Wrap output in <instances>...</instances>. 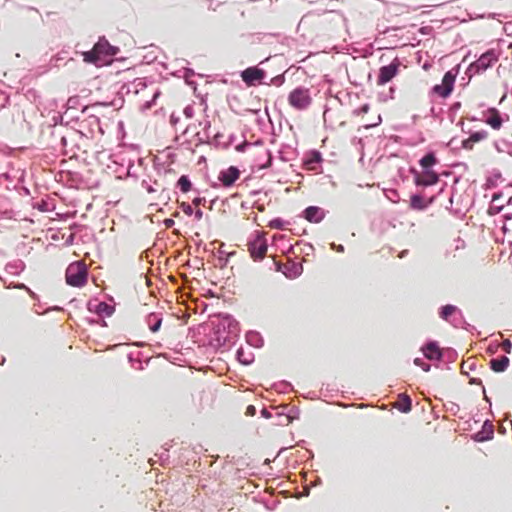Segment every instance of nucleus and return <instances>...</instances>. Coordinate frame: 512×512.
Here are the masks:
<instances>
[{"instance_id": "nucleus-17", "label": "nucleus", "mask_w": 512, "mask_h": 512, "mask_svg": "<svg viewBox=\"0 0 512 512\" xmlns=\"http://www.w3.org/2000/svg\"><path fill=\"white\" fill-rule=\"evenodd\" d=\"M431 202L432 200L426 202L423 197L419 195H413L410 198V208L413 210H424Z\"/></svg>"}, {"instance_id": "nucleus-30", "label": "nucleus", "mask_w": 512, "mask_h": 512, "mask_svg": "<svg viewBox=\"0 0 512 512\" xmlns=\"http://www.w3.org/2000/svg\"><path fill=\"white\" fill-rule=\"evenodd\" d=\"M202 215H203V212L202 210L198 209L196 212H195V217L200 220L202 218Z\"/></svg>"}, {"instance_id": "nucleus-26", "label": "nucleus", "mask_w": 512, "mask_h": 512, "mask_svg": "<svg viewBox=\"0 0 512 512\" xmlns=\"http://www.w3.org/2000/svg\"><path fill=\"white\" fill-rule=\"evenodd\" d=\"M181 208H182L183 212H184L186 215H188V216L192 215V213H193V209H192L191 205H189L188 203L183 202V203L181 204Z\"/></svg>"}, {"instance_id": "nucleus-8", "label": "nucleus", "mask_w": 512, "mask_h": 512, "mask_svg": "<svg viewBox=\"0 0 512 512\" xmlns=\"http://www.w3.org/2000/svg\"><path fill=\"white\" fill-rule=\"evenodd\" d=\"M414 182L417 186H432L438 183L439 175L433 170H424L414 173Z\"/></svg>"}, {"instance_id": "nucleus-20", "label": "nucleus", "mask_w": 512, "mask_h": 512, "mask_svg": "<svg viewBox=\"0 0 512 512\" xmlns=\"http://www.w3.org/2000/svg\"><path fill=\"white\" fill-rule=\"evenodd\" d=\"M424 170H431L430 168L437 163V158L434 153H428L419 161Z\"/></svg>"}, {"instance_id": "nucleus-9", "label": "nucleus", "mask_w": 512, "mask_h": 512, "mask_svg": "<svg viewBox=\"0 0 512 512\" xmlns=\"http://www.w3.org/2000/svg\"><path fill=\"white\" fill-rule=\"evenodd\" d=\"M240 174L237 167L230 166L219 173L218 180L224 187H231L240 178Z\"/></svg>"}, {"instance_id": "nucleus-13", "label": "nucleus", "mask_w": 512, "mask_h": 512, "mask_svg": "<svg viewBox=\"0 0 512 512\" xmlns=\"http://www.w3.org/2000/svg\"><path fill=\"white\" fill-rule=\"evenodd\" d=\"M488 116L485 119V123L491 126L495 130H499L502 127V118L497 109L491 108L488 110Z\"/></svg>"}, {"instance_id": "nucleus-19", "label": "nucleus", "mask_w": 512, "mask_h": 512, "mask_svg": "<svg viewBox=\"0 0 512 512\" xmlns=\"http://www.w3.org/2000/svg\"><path fill=\"white\" fill-rule=\"evenodd\" d=\"M322 161L321 155L319 152H312L310 157L304 162V165L307 170H316L317 165Z\"/></svg>"}, {"instance_id": "nucleus-16", "label": "nucleus", "mask_w": 512, "mask_h": 512, "mask_svg": "<svg viewBox=\"0 0 512 512\" xmlns=\"http://www.w3.org/2000/svg\"><path fill=\"white\" fill-rule=\"evenodd\" d=\"M510 360L506 356L492 359L490 361V367L495 372H504L509 366Z\"/></svg>"}, {"instance_id": "nucleus-4", "label": "nucleus", "mask_w": 512, "mask_h": 512, "mask_svg": "<svg viewBox=\"0 0 512 512\" xmlns=\"http://www.w3.org/2000/svg\"><path fill=\"white\" fill-rule=\"evenodd\" d=\"M288 102L297 110L307 109L312 102L309 89L304 87L295 88L290 92Z\"/></svg>"}, {"instance_id": "nucleus-5", "label": "nucleus", "mask_w": 512, "mask_h": 512, "mask_svg": "<svg viewBox=\"0 0 512 512\" xmlns=\"http://www.w3.org/2000/svg\"><path fill=\"white\" fill-rule=\"evenodd\" d=\"M455 80L456 75L453 74L452 71L446 72L443 76L442 83L435 85L432 88L431 93L441 98L449 97L453 92Z\"/></svg>"}, {"instance_id": "nucleus-27", "label": "nucleus", "mask_w": 512, "mask_h": 512, "mask_svg": "<svg viewBox=\"0 0 512 512\" xmlns=\"http://www.w3.org/2000/svg\"><path fill=\"white\" fill-rule=\"evenodd\" d=\"M269 226L271 228L279 229L282 226V221L280 219H275V220L270 222Z\"/></svg>"}, {"instance_id": "nucleus-14", "label": "nucleus", "mask_w": 512, "mask_h": 512, "mask_svg": "<svg viewBox=\"0 0 512 512\" xmlns=\"http://www.w3.org/2000/svg\"><path fill=\"white\" fill-rule=\"evenodd\" d=\"M423 353L426 358L430 360H438L442 357V352L439 348V346L435 342L428 343L423 348Z\"/></svg>"}, {"instance_id": "nucleus-7", "label": "nucleus", "mask_w": 512, "mask_h": 512, "mask_svg": "<svg viewBox=\"0 0 512 512\" xmlns=\"http://www.w3.org/2000/svg\"><path fill=\"white\" fill-rule=\"evenodd\" d=\"M496 61L497 57L495 53L493 51H487L470 65V70L475 73L483 72Z\"/></svg>"}, {"instance_id": "nucleus-21", "label": "nucleus", "mask_w": 512, "mask_h": 512, "mask_svg": "<svg viewBox=\"0 0 512 512\" xmlns=\"http://www.w3.org/2000/svg\"><path fill=\"white\" fill-rule=\"evenodd\" d=\"M397 408L404 413H408L411 411L412 404L411 399L407 395H400L399 400L397 402Z\"/></svg>"}, {"instance_id": "nucleus-15", "label": "nucleus", "mask_w": 512, "mask_h": 512, "mask_svg": "<svg viewBox=\"0 0 512 512\" xmlns=\"http://www.w3.org/2000/svg\"><path fill=\"white\" fill-rule=\"evenodd\" d=\"M302 265L300 263L289 261L284 265L283 273L288 278H296L302 273Z\"/></svg>"}, {"instance_id": "nucleus-22", "label": "nucleus", "mask_w": 512, "mask_h": 512, "mask_svg": "<svg viewBox=\"0 0 512 512\" xmlns=\"http://www.w3.org/2000/svg\"><path fill=\"white\" fill-rule=\"evenodd\" d=\"M457 311V307L454 305H445L441 308L439 315L442 319L448 320Z\"/></svg>"}, {"instance_id": "nucleus-31", "label": "nucleus", "mask_w": 512, "mask_h": 512, "mask_svg": "<svg viewBox=\"0 0 512 512\" xmlns=\"http://www.w3.org/2000/svg\"><path fill=\"white\" fill-rule=\"evenodd\" d=\"M173 223H174L173 220H167L166 221V226L170 227Z\"/></svg>"}, {"instance_id": "nucleus-33", "label": "nucleus", "mask_w": 512, "mask_h": 512, "mask_svg": "<svg viewBox=\"0 0 512 512\" xmlns=\"http://www.w3.org/2000/svg\"><path fill=\"white\" fill-rule=\"evenodd\" d=\"M257 209H258L259 211H263V210H264V208H263V206H262V205L258 206V207H257Z\"/></svg>"}, {"instance_id": "nucleus-12", "label": "nucleus", "mask_w": 512, "mask_h": 512, "mask_svg": "<svg viewBox=\"0 0 512 512\" xmlns=\"http://www.w3.org/2000/svg\"><path fill=\"white\" fill-rule=\"evenodd\" d=\"M324 217L323 211L316 206H309L304 210V218L312 223H319Z\"/></svg>"}, {"instance_id": "nucleus-34", "label": "nucleus", "mask_w": 512, "mask_h": 512, "mask_svg": "<svg viewBox=\"0 0 512 512\" xmlns=\"http://www.w3.org/2000/svg\"><path fill=\"white\" fill-rule=\"evenodd\" d=\"M374 125H375L374 123L366 124V126H374Z\"/></svg>"}, {"instance_id": "nucleus-10", "label": "nucleus", "mask_w": 512, "mask_h": 512, "mask_svg": "<svg viewBox=\"0 0 512 512\" xmlns=\"http://www.w3.org/2000/svg\"><path fill=\"white\" fill-rule=\"evenodd\" d=\"M264 76L265 72L256 67H249L241 73V78L247 86H254L256 82H261Z\"/></svg>"}, {"instance_id": "nucleus-6", "label": "nucleus", "mask_w": 512, "mask_h": 512, "mask_svg": "<svg viewBox=\"0 0 512 512\" xmlns=\"http://www.w3.org/2000/svg\"><path fill=\"white\" fill-rule=\"evenodd\" d=\"M267 248V241L265 237L260 233L256 235L254 240L248 243V251L254 260L264 258L267 252Z\"/></svg>"}, {"instance_id": "nucleus-32", "label": "nucleus", "mask_w": 512, "mask_h": 512, "mask_svg": "<svg viewBox=\"0 0 512 512\" xmlns=\"http://www.w3.org/2000/svg\"><path fill=\"white\" fill-rule=\"evenodd\" d=\"M193 203H194L195 205H198V204L200 203V200H199V199H194V200H193Z\"/></svg>"}, {"instance_id": "nucleus-28", "label": "nucleus", "mask_w": 512, "mask_h": 512, "mask_svg": "<svg viewBox=\"0 0 512 512\" xmlns=\"http://www.w3.org/2000/svg\"><path fill=\"white\" fill-rule=\"evenodd\" d=\"M245 414L247 416H254L256 414V408L253 406V405H249L247 408H246V412Z\"/></svg>"}, {"instance_id": "nucleus-23", "label": "nucleus", "mask_w": 512, "mask_h": 512, "mask_svg": "<svg viewBox=\"0 0 512 512\" xmlns=\"http://www.w3.org/2000/svg\"><path fill=\"white\" fill-rule=\"evenodd\" d=\"M177 185L183 193H187L188 191H190L192 186L191 181L186 175H182L179 178Z\"/></svg>"}, {"instance_id": "nucleus-11", "label": "nucleus", "mask_w": 512, "mask_h": 512, "mask_svg": "<svg viewBox=\"0 0 512 512\" xmlns=\"http://www.w3.org/2000/svg\"><path fill=\"white\" fill-rule=\"evenodd\" d=\"M489 134L485 130L472 133L467 139L462 141V148L465 150H473L474 145L478 142L486 140Z\"/></svg>"}, {"instance_id": "nucleus-18", "label": "nucleus", "mask_w": 512, "mask_h": 512, "mask_svg": "<svg viewBox=\"0 0 512 512\" xmlns=\"http://www.w3.org/2000/svg\"><path fill=\"white\" fill-rule=\"evenodd\" d=\"M146 322L152 332H157L162 324V318L155 313H151L147 316Z\"/></svg>"}, {"instance_id": "nucleus-3", "label": "nucleus", "mask_w": 512, "mask_h": 512, "mask_svg": "<svg viewBox=\"0 0 512 512\" xmlns=\"http://www.w3.org/2000/svg\"><path fill=\"white\" fill-rule=\"evenodd\" d=\"M401 68H406V65L399 57H395L388 65L379 68L376 84L378 86L386 85L400 73Z\"/></svg>"}, {"instance_id": "nucleus-29", "label": "nucleus", "mask_w": 512, "mask_h": 512, "mask_svg": "<svg viewBox=\"0 0 512 512\" xmlns=\"http://www.w3.org/2000/svg\"><path fill=\"white\" fill-rule=\"evenodd\" d=\"M370 110V106L368 104H364L363 106H361L360 108V112L361 113H367L368 111Z\"/></svg>"}, {"instance_id": "nucleus-24", "label": "nucleus", "mask_w": 512, "mask_h": 512, "mask_svg": "<svg viewBox=\"0 0 512 512\" xmlns=\"http://www.w3.org/2000/svg\"><path fill=\"white\" fill-rule=\"evenodd\" d=\"M501 348L503 351H505L506 353L510 354L511 351H512V343L509 339H505L502 343H501Z\"/></svg>"}, {"instance_id": "nucleus-2", "label": "nucleus", "mask_w": 512, "mask_h": 512, "mask_svg": "<svg viewBox=\"0 0 512 512\" xmlns=\"http://www.w3.org/2000/svg\"><path fill=\"white\" fill-rule=\"evenodd\" d=\"M66 282L73 287H83L87 283L88 271L85 263L76 261L71 263L65 273Z\"/></svg>"}, {"instance_id": "nucleus-25", "label": "nucleus", "mask_w": 512, "mask_h": 512, "mask_svg": "<svg viewBox=\"0 0 512 512\" xmlns=\"http://www.w3.org/2000/svg\"><path fill=\"white\" fill-rule=\"evenodd\" d=\"M414 364L421 367L426 372L429 371V369H430V366L428 364L424 363V361L420 358H416L414 360Z\"/></svg>"}, {"instance_id": "nucleus-1", "label": "nucleus", "mask_w": 512, "mask_h": 512, "mask_svg": "<svg viewBox=\"0 0 512 512\" xmlns=\"http://www.w3.org/2000/svg\"><path fill=\"white\" fill-rule=\"evenodd\" d=\"M118 52L117 47L112 46L105 38H100L90 51L83 52L82 55L85 62L99 65Z\"/></svg>"}]
</instances>
